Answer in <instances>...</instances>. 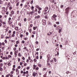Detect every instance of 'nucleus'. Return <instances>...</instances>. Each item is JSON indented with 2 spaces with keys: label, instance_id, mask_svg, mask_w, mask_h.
I'll return each instance as SVG.
<instances>
[{
  "label": "nucleus",
  "instance_id": "obj_12",
  "mask_svg": "<svg viewBox=\"0 0 77 77\" xmlns=\"http://www.w3.org/2000/svg\"><path fill=\"white\" fill-rule=\"evenodd\" d=\"M12 9V5H11L9 8V9H10V10H11Z\"/></svg>",
  "mask_w": 77,
  "mask_h": 77
},
{
  "label": "nucleus",
  "instance_id": "obj_57",
  "mask_svg": "<svg viewBox=\"0 0 77 77\" xmlns=\"http://www.w3.org/2000/svg\"><path fill=\"white\" fill-rule=\"evenodd\" d=\"M11 74H14V72L13 71H11Z\"/></svg>",
  "mask_w": 77,
  "mask_h": 77
},
{
  "label": "nucleus",
  "instance_id": "obj_63",
  "mask_svg": "<svg viewBox=\"0 0 77 77\" xmlns=\"http://www.w3.org/2000/svg\"><path fill=\"white\" fill-rule=\"evenodd\" d=\"M26 35L27 36H28V35H29V33L28 32H26Z\"/></svg>",
  "mask_w": 77,
  "mask_h": 77
},
{
  "label": "nucleus",
  "instance_id": "obj_4",
  "mask_svg": "<svg viewBox=\"0 0 77 77\" xmlns=\"http://www.w3.org/2000/svg\"><path fill=\"white\" fill-rule=\"evenodd\" d=\"M48 9V7H46L45 8V11H47Z\"/></svg>",
  "mask_w": 77,
  "mask_h": 77
},
{
  "label": "nucleus",
  "instance_id": "obj_24",
  "mask_svg": "<svg viewBox=\"0 0 77 77\" xmlns=\"http://www.w3.org/2000/svg\"><path fill=\"white\" fill-rule=\"evenodd\" d=\"M54 38H57V35H55V36H53Z\"/></svg>",
  "mask_w": 77,
  "mask_h": 77
},
{
  "label": "nucleus",
  "instance_id": "obj_56",
  "mask_svg": "<svg viewBox=\"0 0 77 77\" xmlns=\"http://www.w3.org/2000/svg\"><path fill=\"white\" fill-rule=\"evenodd\" d=\"M5 59H6V57H4L2 58V59H3V60H5Z\"/></svg>",
  "mask_w": 77,
  "mask_h": 77
},
{
  "label": "nucleus",
  "instance_id": "obj_44",
  "mask_svg": "<svg viewBox=\"0 0 77 77\" xmlns=\"http://www.w3.org/2000/svg\"><path fill=\"white\" fill-rule=\"evenodd\" d=\"M33 56L34 57H36V54H35L34 55H33Z\"/></svg>",
  "mask_w": 77,
  "mask_h": 77
},
{
  "label": "nucleus",
  "instance_id": "obj_3",
  "mask_svg": "<svg viewBox=\"0 0 77 77\" xmlns=\"http://www.w3.org/2000/svg\"><path fill=\"white\" fill-rule=\"evenodd\" d=\"M57 17V16L55 14H54L53 15V16H52V17H53V18H56V17Z\"/></svg>",
  "mask_w": 77,
  "mask_h": 77
},
{
  "label": "nucleus",
  "instance_id": "obj_62",
  "mask_svg": "<svg viewBox=\"0 0 77 77\" xmlns=\"http://www.w3.org/2000/svg\"><path fill=\"white\" fill-rule=\"evenodd\" d=\"M10 17H12V14H10Z\"/></svg>",
  "mask_w": 77,
  "mask_h": 77
},
{
  "label": "nucleus",
  "instance_id": "obj_27",
  "mask_svg": "<svg viewBox=\"0 0 77 77\" xmlns=\"http://www.w3.org/2000/svg\"><path fill=\"white\" fill-rule=\"evenodd\" d=\"M33 8H34V7L33 6H32L31 7V9H32V11H33Z\"/></svg>",
  "mask_w": 77,
  "mask_h": 77
},
{
  "label": "nucleus",
  "instance_id": "obj_11",
  "mask_svg": "<svg viewBox=\"0 0 77 77\" xmlns=\"http://www.w3.org/2000/svg\"><path fill=\"white\" fill-rule=\"evenodd\" d=\"M62 28H61V29L59 30L58 31L59 33H60V32H61V30H62Z\"/></svg>",
  "mask_w": 77,
  "mask_h": 77
},
{
  "label": "nucleus",
  "instance_id": "obj_29",
  "mask_svg": "<svg viewBox=\"0 0 77 77\" xmlns=\"http://www.w3.org/2000/svg\"><path fill=\"white\" fill-rule=\"evenodd\" d=\"M50 62L51 63V64H52L53 63V61H52V60H50Z\"/></svg>",
  "mask_w": 77,
  "mask_h": 77
},
{
  "label": "nucleus",
  "instance_id": "obj_18",
  "mask_svg": "<svg viewBox=\"0 0 77 77\" xmlns=\"http://www.w3.org/2000/svg\"><path fill=\"white\" fill-rule=\"evenodd\" d=\"M33 0H32L30 2V4L31 5H32L33 4Z\"/></svg>",
  "mask_w": 77,
  "mask_h": 77
},
{
  "label": "nucleus",
  "instance_id": "obj_58",
  "mask_svg": "<svg viewBox=\"0 0 77 77\" xmlns=\"http://www.w3.org/2000/svg\"><path fill=\"white\" fill-rule=\"evenodd\" d=\"M37 11H38V9L36 8H35V11L37 12Z\"/></svg>",
  "mask_w": 77,
  "mask_h": 77
},
{
  "label": "nucleus",
  "instance_id": "obj_37",
  "mask_svg": "<svg viewBox=\"0 0 77 77\" xmlns=\"http://www.w3.org/2000/svg\"><path fill=\"white\" fill-rule=\"evenodd\" d=\"M56 24H59V22H56Z\"/></svg>",
  "mask_w": 77,
  "mask_h": 77
},
{
  "label": "nucleus",
  "instance_id": "obj_40",
  "mask_svg": "<svg viewBox=\"0 0 77 77\" xmlns=\"http://www.w3.org/2000/svg\"><path fill=\"white\" fill-rule=\"evenodd\" d=\"M16 72H17L18 71V69L17 68L16 69Z\"/></svg>",
  "mask_w": 77,
  "mask_h": 77
},
{
  "label": "nucleus",
  "instance_id": "obj_1",
  "mask_svg": "<svg viewBox=\"0 0 77 77\" xmlns=\"http://www.w3.org/2000/svg\"><path fill=\"white\" fill-rule=\"evenodd\" d=\"M71 9V8L68 7L66 9V11L67 13L69 12V11Z\"/></svg>",
  "mask_w": 77,
  "mask_h": 77
},
{
  "label": "nucleus",
  "instance_id": "obj_6",
  "mask_svg": "<svg viewBox=\"0 0 77 77\" xmlns=\"http://www.w3.org/2000/svg\"><path fill=\"white\" fill-rule=\"evenodd\" d=\"M15 2V1L14 0H11V2L12 3H14V2Z\"/></svg>",
  "mask_w": 77,
  "mask_h": 77
},
{
  "label": "nucleus",
  "instance_id": "obj_53",
  "mask_svg": "<svg viewBox=\"0 0 77 77\" xmlns=\"http://www.w3.org/2000/svg\"><path fill=\"white\" fill-rule=\"evenodd\" d=\"M23 36V34H21L20 35V37L21 38H22Z\"/></svg>",
  "mask_w": 77,
  "mask_h": 77
},
{
  "label": "nucleus",
  "instance_id": "obj_16",
  "mask_svg": "<svg viewBox=\"0 0 77 77\" xmlns=\"http://www.w3.org/2000/svg\"><path fill=\"white\" fill-rule=\"evenodd\" d=\"M37 19H39V18H40V16L39 15H38L37 16Z\"/></svg>",
  "mask_w": 77,
  "mask_h": 77
},
{
  "label": "nucleus",
  "instance_id": "obj_54",
  "mask_svg": "<svg viewBox=\"0 0 77 77\" xmlns=\"http://www.w3.org/2000/svg\"><path fill=\"white\" fill-rule=\"evenodd\" d=\"M34 62H36V61H37V60L36 59H34Z\"/></svg>",
  "mask_w": 77,
  "mask_h": 77
},
{
  "label": "nucleus",
  "instance_id": "obj_34",
  "mask_svg": "<svg viewBox=\"0 0 77 77\" xmlns=\"http://www.w3.org/2000/svg\"><path fill=\"white\" fill-rule=\"evenodd\" d=\"M33 76H34V77H35V76H36V75L35 73H33Z\"/></svg>",
  "mask_w": 77,
  "mask_h": 77
},
{
  "label": "nucleus",
  "instance_id": "obj_41",
  "mask_svg": "<svg viewBox=\"0 0 77 77\" xmlns=\"http://www.w3.org/2000/svg\"><path fill=\"white\" fill-rule=\"evenodd\" d=\"M39 58V57H38V56H37L36 57V59H38Z\"/></svg>",
  "mask_w": 77,
  "mask_h": 77
},
{
  "label": "nucleus",
  "instance_id": "obj_31",
  "mask_svg": "<svg viewBox=\"0 0 77 77\" xmlns=\"http://www.w3.org/2000/svg\"><path fill=\"white\" fill-rule=\"evenodd\" d=\"M11 55H9L8 56V58H11Z\"/></svg>",
  "mask_w": 77,
  "mask_h": 77
},
{
  "label": "nucleus",
  "instance_id": "obj_42",
  "mask_svg": "<svg viewBox=\"0 0 77 77\" xmlns=\"http://www.w3.org/2000/svg\"><path fill=\"white\" fill-rule=\"evenodd\" d=\"M67 43H68V41L66 40L65 42V44H67Z\"/></svg>",
  "mask_w": 77,
  "mask_h": 77
},
{
  "label": "nucleus",
  "instance_id": "obj_20",
  "mask_svg": "<svg viewBox=\"0 0 77 77\" xmlns=\"http://www.w3.org/2000/svg\"><path fill=\"white\" fill-rule=\"evenodd\" d=\"M18 56L19 57H21V54H20V53L18 54Z\"/></svg>",
  "mask_w": 77,
  "mask_h": 77
},
{
  "label": "nucleus",
  "instance_id": "obj_46",
  "mask_svg": "<svg viewBox=\"0 0 77 77\" xmlns=\"http://www.w3.org/2000/svg\"><path fill=\"white\" fill-rule=\"evenodd\" d=\"M13 54V53L12 52H11L10 54L11 55H12Z\"/></svg>",
  "mask_w": 77,
  "mask_h": 77
},
{
  "label": "nucleus",
  "instance_id": "obj_50",
  "mask_svg": "<svg viewBox=\"0 0 77 77\" xmlns=\"http://www.w3.org/2000/svg\"><path fill=\"white\" fill-rule=\"evenodd\" d=\"M18 69H20L21 68V66H19L18 67Z\"/></svg>",
  "mask_w": 77,
  "mask_h": 77
},
{
  "label": "nucleus",
  "instance_id": "obj_60",
  "mask_svg": "<svg viewBox=\"0 0 77 77\" xmlns=\"http://www.w3.org/2000/svg\"><path fill=\"white\" fill-rule=\"evenodd\" d=\"M12 70L13 71H14L15 70V69H14V68H13Z\"/></svg>",
  "mask_w": 77,
  "mask_h": 77
},
{
  "label": "nucleus",
  "instance_id": "obj_35",
  "mask_svg": "<svg viewBox=\"0 0 77 77\" xmlns=\"http://www.w3.org/2000/svg\"><path fill=\"white\" fill-rule=\"evenodd\" d=\"M11 63H10V62H9L8 64V66H10L11 65Z\"/></svg>",
  "mask_w": 77,
  "mask_h": 77
},
{
  "label": "nucleus",
  "instance_id": "obj_21",
  "mask_svg": "<svg viewBox=\"0 0 77 77\" xmlns=\"http://www.w3.org/2000/svg\"><path fill=\"white\" fill-rule=\"evenodd\" d=\"M3 37H4V36L3 35H1V38H3Z\"/></svg>",
  "mask_w": 77,
  "mask_h": 77
},
{
  "label": "nucleus",
  "instance_id": "obj_39",
  "mask_svg": "<svg viewBox=\"0 0 77 77\" xmlns=\"http://www.w3.org/2000/svg\"><path fill=\"white\" fill-rule=\"evenodd\" d=\"M38 10L39 11H40V10H42V8L39 7V8H38Z\"/></svg>",
  "mask_w": 77,
  "mask_h": 77
},
{
  "label": "nucleus",
  "instance_id": "obj_14",
  "mask_svg": "<svg viewBox=\"0 0 77 77\" xmlns=\"http://www.w3.org/2000/svg\"><path fill=\"white\" fill-rule=\"evenodd\" d=\"M35 7L36 8H37L38 9H39V6L38 5H36Z\"/></svg>",
  "mask_w": 77,
  "mask_h": 77
},
{
  "label": "nucleus",
  "instance_id": "obj_25",
  "mask_svg": "<svg viewBox=\"0 0 77 77\" xmlns=\"http://www.w3.org/2000/svg\"><path fill=\"white\" fill-rule=\"evenodd\" d=\"M33 11H31L30 12V14H31V15H32L33 14Z\"/></svg>",
  "mask_w": 77,
  "mask_h": 77
},
{
  "label": "nucleus",
  "instance_id": "obj_51",
  "mask_svg": "<svg viewBox=\"0 0 77 77\" xmlns=\"http://www.w3.org/2000/svg\"><path fill=\"white\" fill-rule=\"evenodd\" d=\"M14 14V12L12 11L11 14H12V15H13V14Z\"/></svg>",
  "mask_w": 77,
  "mask_h": 77
},
{
  "label": "nucleus",
  "instance_id": "obj_19",
  "mask_svg": "<svg viewBox=\"0 0 77 77\" xmlns=\"http://www.w3.org/2000/svg\"><path fill=\"white\" fill-rule=\"evenodd\" d=\"M32 34H36V32H35V31H33L32 32Z\"/></svg>",
  "mask_w": 77,
  "mask_h": 77
},
{
  "label": "nucleus",
  "instance_id": "obj_5",
  "mask_svg": "<svg viewBox=\"0 0 77 77\" xmlns=\"http://www.w3.org/2000/svg\"><path fill=\"white\" fill-rule=\"evenodd\" d=\"M44 21L45 22L43 23V24L44 26H45V25H46V21L45 20Z\"/></svg>",
  "mask_w": 77,
  "mask_h": 77
},
{
  "label": "nucleus",
  "instance_id": "obj_23",
  "mask_svg": "<svg viewBox=\"0 0 77 77\" xmlns=\"http://www.w3.org/2000/svg\"><path fill=\"white\" fill-rule=\"evenodd\" d=\"M47 65H48V66H50V63H47Z\"/></svg>",
  "mask_w": 77,
  "mask_h": 77
},
{
  "label": "nucleus",
  "instance_id": "obj_15",
  "mask_svg": "<svg viewBox=\"0 0 77 77\" xmlns=\"http://www.w3.org/2000/svg\"><path fill=\"white\" fill-rule=\"evenodd\" d=\"M20 3L19 2H18L16 4L17 6H18V5H19V4Z\"/></svg>",
  "mask_w": 77,
  "mask_h": 77
},
{
  "label": "nucleus",
  "instance_id": "obj_38",
  "mask_svg": "<svg viewBox=\"0 0 77 77\" xmlns=\"http://www.w3.org/2000/svg\"><path fill=\"white\" fill-rule=\"evenodd\" d=\"M13 35H15V31H14L13 32Z\"/></svg>",
  "mask_w": 77,
  "mask_h": 77
},
{
  "label": "nucleus",
  "instance_id": "obj_7",
  "mask_svg": "<svg viewBox=\"0 0 77 77\" xmlns=\"http://www.w3.org/2000/svg\"><path fill=\"white\" fill-rule=\"evenodd\" d=\"M75 11H72V12L71 13V15H72V14H75Z\"/></svg>",
  "mask_w": 77,
  "mask_h": 77
},
{
  "label": "nucleus",
  "instance_id": "obj_47",
  "mask_svg": "<svg viewBox=\"0 0 77 77\" xmlns=\"http://www.w3.org/2000/svg\"><path fill=\"white\" fill-rule=\"evenodd\" d=\"M6 69V67L5 66H4V70H5Z\"/></svg>",
  "mask_w": 77,
  "mask_h": 77
},
{
  "label": "nucleus",
  "instance_id": "obj_2",
  "mask_svg": "<svg viewBox=\"0 0 77 77\" xmlns=\"http://www.w3.org/2000/svg\"><path fill=\"white\" fill-rule=\"evenodd\" d=\"M47 57L48 58V60H47V62H48L49 61V60H50V54H48L47 56Z\"/></svg>",
  "mask_w": 77,
  "mask_h": 77
},
{
  "label": "nucleus",
  "instance_id": "obj_30",
  "mask_svg": "<svg viewBox=\"0 0 77 77\" xmlns=\"http://www.w3.org/2000/svg\"><path fill=\"white\" fill-rule=\"evenodd\" d=\"M38 14H41V11H40V10H39L38 11Z\"/></svg>",
  "mask_w": 77,
  "mask_h": 77
},
{
  "label": "nucleus",
  "instance_id": "obj_52",
  "mask_svg": "<svg viewBox=\"0 0 77 77\" xmlns=\"http://www.w3.org/2000/svg\"><path fill=\"white\" fill-rule=\"evenodd\" d=\"M51 2H54V0H50Z\"/></svg>",
  "mask_w": 77,
  "mask_h": 77
},
{
  "label": "nucleus",
  "instance_id": "obj_22",
  "mask_svg": "<svg viewBox=\"0 0 77 77\" xmlns=\"http://www.w3.org/2000/svg\"><path fill=\"white\" fill-rule=\"evenodd\" d=\"M48 25H49V26H51V22H49V23H48Z\"/></svg>",
  "mask_w": 77,
  "mask_h": 77
},
{
  "label": "nucleus",
  "instance_id": "obj_59",
  "mask_svg": "<svg viewBox=\"0 0 77 77\" xmlns=\"http://www.w3.org/2000/svg\"><path fill=\"white\" fill-rule=\"evenodd\" d=\"M25 42L24 41H23L22 42V44H24V43Z\"/></svg>",
  "mask_w": 77,
  "mask_h": 77
},
{
  "label": "nucleus",
  "instance_id": "obj_61",
  "mask_svg": "<svg viewBox=\"0 0 77 77\" xmlns=\"http://www.w3.org/2000/svg\"><path fill=\"white\" fill-rule=\"evenodd\" d=\"M42 55L40 56V59H42Z\"/></svg>",
  "mask_w": 77,
  "mask_h": 77
},
{
  "label": "nucleus",
  "instance_id": "obj_28",
  "mask_svg": "<svg viewBox=\"0 0 77 77\" xmlns=\"http://www.w3.org/2000/svg\"><path fill=\"white\" fill-rule=\"evenodd\" d=\"M3 70V69L2 68H1V67L0 68V71H2Z\"/></svg>",
  "mask_w": 77,
  "mask_h": 77
},
{
  "label": "nucleus",
  "instance_id": "obj_33",
  "mask_svg": "<svg viewBox=\"0 0 77 77\" xmlns=\"http://www.w3.org/2000/svg\"><path fill=\"white\" fill-rule=\"evenodd\" d=\"M17 72V75H18L19 74V71H18Z\"/></svg>",
  "mask_w": 77,
  "mask_h": 77
},
{
  "label": "nucleus",
  "instance_id": "obj_45",
  "mask_svg": "<svg viewBox=\"0 0 77 77\" xmlns=\"http://www.w3.org/2000/svg\"><path fill=\"white\" fill-rule=\"evenodd\" d=\"M17 49V48L15 47H14V49H13V50H16V49Z\"/></svg>",
  "mask_w": 77,
  "mask_h": 77
},
{
  "label": "nucleus",
  "instance_id": "obj_36",
  "mask_svg": "<svg viewBox=\"0 0 77 77\" xmlns=\"http://www.w3.org/2000/svg\"><path fill=\"white\" fill-rule=\"evenodd\" d=\"M14 36H15V35L14 34H12L11 35V37H14Z\"/></svg>",
  "mask_w": 77,
  "mask_h": 77
},
{
  "label": "nucleus",
  "instance_id": "obj_55",
  "mask_svg": "<svg viewBox=\"0 0 77 77\" xmlns=\"http://www.w3.org/2000/svg\"><path fill=\"white\" fill-rule=\"evenodd\" d=\"M30 69V67H28L26 68V69Z\"/></svg>",
  "mask_w": 77,
  "mask_h": 77
},
{
  "label": "nucleus",
  "instance_id": "obj_48",
  "mask_svg": "<svg viewBox=\"0 0 77 77\" xmlns=\"http://www.w3.org/2000/svg\"><path fill=\"white\" fill-rule=\"evenodd\" d=\"M18 62H20V58H18Z\"/></svg>",
  "mask_w": 77,
  "mask_h": 77
},
{
  "label": "nucleus",
  "instance_id": "obj_9",
  "mask_svg": "<svg viewBox=\"0 0 77 77\" xmlns=\"http://www.w3.org/2000/svg\"><path fill=\"white\" fill-rule=\"evenodd\" d=\"M60 28V27H59V26H57V27L56 28V30H59Z\"/></svg>",
  "mask_w": 77,
  "mask_h": 77
},
{
  "label": "nucleus",
  "instance_id": "obj_32",
  "mask_svg": "<svg viewBox=\"0 0 77 77\" xmlns=\"http://www.w3.org/2000/svg\"><path fill=\"white\" fill-rule=\"evenodd\" d=\"M60 7L61 8H63V5H61L60 6Z\"/></svg>",
  "mask_w": 77,
  "mask_h": 77
},
{
  "label": "nucleus",
  "instance_id": "obj_17",
  "mask_svg": "<svg viewBox=\"0 0 77 77\" xmlns=\"http://www.w3.org/2000/svg\"><path fill=\"white\" fill-rule=\"evenodd\" d=\"M24 40H27V39H28V38H27V37L26 38L25 37L24 38Z\"/></svg>",
  "mask_w": 77,
  "mask_h": 77
},
{
  "label": "nucleus",
  "instance_id": "obj_49",
  "mask_svg": "<svg viewBox=\"0 0 77 77\" xmlns=\"http://www.w3.org/2000/svg\"><path fill=\"white\" fill-rule=\"evenodd\" d=\"M2 45H5V43H4V42H2Z\"/></svg>",
  "mask_w": 77,
  "mask_h": 77
},
{
  "label": "nucleus",
  "instance_id": "obj_26",
  "mask_svg": "<svg viewBox=\"0 0 77 77\" xmlns=\"http://www.w3.org/2000/svg\"><path fill=\"white\" fill-rule=\"evenodd\" d=\"M26 21H27V19H26V18H25L24 19V21H25V22H26Z\"/></svg>",
  "mask_w": 77,
  "mask_h": 77
},
{
  "label": "nucleus",
  "instance_id": "obj_10",
  "mask_svg": "<svg viewBox=\"0 0 77 77\" xmlns=\"http://www.w3.org/2000/svg\"><path fill=\"white\" fill-rule=\"evenodd\" d=\"M15 29L16 30H18V27H15Z\"/></svg>",
  "mask_w": 77,
  "mask_h": 77
},
{
  "label": "nucleus",
  "instance_id": "obj_8",
  "mask_svg": "<svg viewBox=\"0 0 77 77\" xmlns=\"http://www.w3.org/2000/svg\"><path fill=\"white\" fill-rule=\"evenodd\" d=\"M45 19H47L48 18V15H46L45 16Z\"/></svg>",
  "mask_w": 77,
  "mask_h": 77
},
{
  "label": "nucleus",
  "instance_id": "obj_64",
  "mask_svg": "<svg viewBox=\"0 0 77 77\" xmlns=\"http://www.w3.org/2000/svg\"><path fill=\"white\" fill-rule=\"evenodd\" d=\"M10 77H13V75H10Z\"/></svg>",
  "mask_w": 77,
  "mask_h": 77
},
{
  "label": "nucleus",
  "instance_id": "obj_13",
  "mask_svg": "<svg viewBox=\"0 0 77 77\" xmlns=\"http://www.w3.org/2000/svg\"><path fill=\"white\" fill-rule=\"evenodd\" d=\"M33 29L34 30H36V29H37V26H35V27H34L33 28Z\"/></svg>",
  "mask_w": 77,
  "mask_h": 77
},
{
  "label": "nucleus",
  "instance_id": "obj_43",
  "mask_svg": "<svg viewBox=\"0 0 77 77\" xmlns=\"http://www.w3.org/2000/svg\"><path fill=\"white\" fill-rule=\"evenodd\" d=\"M5 43H7V42H8L7 41V40H5Z\"/></svg>",
  "mask_w": 77,
  "mask_h": 77
}]
</instances>
